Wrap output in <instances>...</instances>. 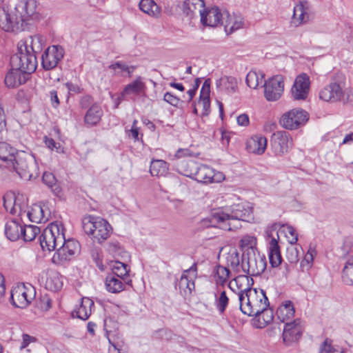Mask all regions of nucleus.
<instances>
[{"label": "nucleus", "instance_id": "32", "mask_svg": "<svg viewBox=\"0 0 353 353\" xmlns=\"http://www.w3.org/2000/svg\"><path fill=\"white\" fill-rule=\"evenodd\" d=\"M21 231L22 225L16 220H10L6 223L5 234L12 241H15L21 237Z\"/></svg>", "mask_w": 353, "mask_h": 353}, {"label": "nucleus", "instance_id": "58", "mask_svg": "<svg viewBox=\"0 0 353 353\" xmlns=\"http://www.w3.org/2000/svg\"><path fill=\"white\" fill-rule=\"evenodd\" d=\"M163 100L175 107L178 105L180 101V99L177 97L168 92L164 94Z\"/></svg>", "mask_w": 353, "mask_h": 353}, {"label": "nucleus", "instance_id": "28", "mask_svg": "<svg viewBox=\"0 0 353 353\" xmlns=\"http://www.w3.org/2000/svg\"><path fill=\"white\" fill-rule=\"evenodd\" d=\"M267 147V139L259 134L254 135L247 141L246 148L252 153L262 154Z\"/></svg>", "mask_w": 353, "mask_h": 353}, {"label": "nucleus", "instance_id": "51", "mask_svg": "<svg viewBox=\"0 0 353 353\" xmlns=\"http://www.w3.org/2000/svg\"><path fill=\"white\" fill-rule=\"evenodd\" d=\"M229 299L225 291H221L219 297L216 298V305L220 313H223L228 306Z\"/></svg>", "mask_w": 353, "mask_h": 353}, {"label": "nucleus", "instance_id": "35", "mask_svg": "<svg viewBox=\"0 0 353 353\" xmlns=\"http://www.w3.org/2000/svg\"><path fill=\"white\" fill-rule=\"evenodd\" d=\"M105 286L107 290L111 293H119L124 290L123 281L110 274L105 278Z\"/></svg>", "mask_w": 353, "mask_h": 353}, {"label": "nucleus", "instance_id": "34", "mask_svg": "<svg viewBox=\"0 0 353 353\" xmlns=\"http://www.w3.org/2000/svg\"><path fill=\"white\" fill-rule=\"evenodd\" d=\"M222 25L224 26L225 31L228 34L242 28L243 21L241 17L227 14V19Z\"/></svg>", "mask_w": 353, "mask_h": 353}, {"label": "nucleus", "instance_id": "24", "mask_svg": "<svg viewBox=\"0 0 353 353\" xmlns=\"http://www.w3.org/2000/svg\"><path fill=\"white\" fill-rule=\"evenodd\" d=\"M222 17L223 14L218 8H204L201 15V22L205 26L216 27L219 24H223Z\"/></svg>", "mask_w": 353, "mask_h": 353}, {"label": "nucleus", "instance_id": "4", "mask_svg": "<svg viewBox=\"0 0 353 353\" xmlns=\"http://www.w3.org/2000/svg\"><path fill=\"white\" fill-rule=\"evenodd\" d=\"M84 232L99 243L106 240L110 234L111 226L107 221L98 217L89 216L83 219Z\"/></svg>", "mask_w": 353, "mask_h": 353}, {"label": "nucleus", "instance_id": "47", "mask_svg": "<svg viewBox=\"0 0 353 353\" xmlns=\"http://www.w3.org/2000/svg\"><path fill=\"white\" fill-rule=\"evenodd\" d=\"M302 250L300 245L296 243H290L286 250V258L291 263H295L299 260V252Z\"/></svg>", "mask_w": 353, "mask_h": 353}, {"label": "nucleus", "instance_id": "27", "mask_svg": "<svg viewBox=\"0 0 353 353\" xmlns=\"http://www.w3.org/2000/svg\"><path fill=\"white\" fill-rule=\"evenodd\" d=\"M27 74L19 69L12 68L5 77V83L8 88H16L26 81Z\"/></svg>", "mask_w": 353, "mask_h": 353}, {"label": "nucleus", "instance_id": "64", "mask_svg": "<svg viewBox=\"0 0 353 353\" xmlns=\"http://www.w3.org/2000/svg\"><path fill=\"white\" fill-rule=\"evenodd\" d=\"M65 86L70 92L79 93L81 91V88L77 84L71 82L66 83Z\"/></svg>", "mask_w": 353, "mask_h": 353}, {"label": "nucleus", "instance_id": "5", "mask_svg": "<svg viewBox=\"0 0 353 353\" xmlns=\"http://www.w3.org/2000/svg\"><path fill=\"white\" fill-rule=\"evenodd\" d=\"M267 265L265 255L261 254L257 249H251L242 254L241 267L243 272L250 276H259Z\"/></svg>", "mask_w": 353, "mask_h": 353}, {"label": "nucleus", "instance_id": "39", "mask_svg": "<svg viewBox=\"0 0 353 353\" xmlns=\"http://www.w3.org/2000/svg\"><path fill=\"white\" fill-rule=\"evenodd\" d=\"M45 286L47 290L50 291H58L62 287V281L60 275L57 272H50L48 274Z\"/></svg>", "mask_w": 353, "mask_h": 353}, {"label": "nucleus", "instance_id": "44", "mask_svg": "<svg viewBox=\"0 0 353 353\" xmlns=\"http://www.w3.org/2000/svg\"><path fill=\"white\" fill-rule=\"evenodd\" d=\"M104 330L109 343H112V336H116L117 333L118 323L111 318H107L104 321Z\"/></svg>", "mask_w": 353, "mask_h": 353}, {"label": "nucleus", "instance_id": "54", "mask_svg": "<svg viewBox=\"0 0 353 353\" xmlns=\"http://www.w3.org/2000/svg\"><path fill=\"white\" fill-rule=\"evenodd\" d=\"M108 251L114 256H119L123 252V248L117 241H112L108 244Z\"/></svg>", "mask_w": 353, "mask_h": 353}, {"label": "nucleus", "instance_id": "59", "mask_svg": "<svg viewBox=\"0 0 353 353\" xmlns=\"http://www.w3.org/2000/svg\"><path fill=\"white\" fill-rule=\"evenodd\" d=\"M52 307V300L46 295L41 297L40 307L43 310H48Z\"/></svg>", "mask_w": 353, "mask_h": 353}, {"label": "nucleus", "instance_id": "9", "mask_svg": "<svg viewBox=\"0 0 353 353\" xmlns=\"http://www.w3.org/2000/svg\"><path fill=\"white\" fill-rule=\"evenodd\" d=\"M59 245L60 247L57 248L52 257L53 262L56 263L61 264L70 261L76 254L80 252L79 243L74 239L66 240L65 235L63 236V241Z\"/></svg>", "mask_w": 353, "mask_h": 353}, {"label": "nucleus", "instance_id": "60", "mask_svg": "<svg viewBox=\"0 0 353 353\" xmlns=\"http://www.w3.org/2000/svg\"><path fill=\"white\" fill-rule=\"evenodd\" d=\"M44 183L48 186L52 188L55 184V178L51 173H44L42 177Z\"/></svg>", "mask_w": 353, "mask_h": 353}, {"label": "nucleus", "instance_id": "49", "mask_svg": "<svg viewBox=\"0 0 353 353\" xmlns=\"http://www.w3.org/2000/svg\"><path fill=\"white\" fill-rule=\"evenodd\" d=\"M319 353H343V351L332 345V341L326 339L319 347Z\"/></svg>", "mask_w": 353, "mask_h": 353}, {"label": "nucleus", "instance_id": "1", "mask_svg": "<svg viewBox=\"0 0 353 353\" xmlns=\"http://www.w3.org/2000/svg\"><path fill=\"white\" fill-rule=\"evenodd\" d=\"M248 276L240 275L229 283V288L235 292L241 311L250 316H255L269 307L268 299L263 290L250 288Z\"/></svg>", "mask_w": 353, "mask_h": 353}, {"label": "nucleus", "instance_id": "57", "mask_svg": "<svg viewBox=\"0 0 353 353\" xmlns=\"http://www.w3.org/2000/svg\"><path fill=\"white\" fill-rule=\"evenodd\" d=\"M137 121L134 120L133 121L132 128L130 130H127L128 137L134 139L135 141L139 140V128L137 126Z\"/></svg>", "mask_w": 353, "mask_h": 353}, {"label": "nucleus", "instance_id": "15", "mask_svg": "<svg viewBox=\"0 0 353 353\" xmlns=\"http://www.w3.org/2000/svg\"><path fill=\"white\" fill-rule=\"evenodd\" d=\"M64 50L62 47L52 46L48 47L41 56V63L45 70L55 68L63 57Z\"/></svg>", "mask_w": 353, "mask_h": 353}, {"label": "nucleus", "instance_id": "62", "mask_svg": "<svg viewBox=\"0 0 353 353\" xmlns=\"http://www.w3.org/2000/svg\"><path fill=\"white\" fill-rule=\"evenodd\" d=\"M109 68L116 71L117 69L120 70L121 72L125 71V70H128V65L121 61H117L109 66Z\"/></svg>", "mask_w": 353, "mask_h": 353}, {"label": "nucleus", "instance_id": "37", "mask_svg": "<svg viewBox=\"0 0 353 353\" xmlns=\"http://www.w3.org/2000/svg\"><path fill=\"white\" fill-rule=\"evenodd\" d=\"M112 275H115L117 277L121 279L124 283L130 285L132 283L131 280L128 279V274L129 270H128L127 265L120 261H114L111 265Z\"/></svg>", "mask_w": 353, "mask_h": 353}, {"label": "nucleus", "instance_id": "61", "mask_svg": "<svg viewBox=\"0 0 353 353\" xmlns=\"http://www.w3.org/2000/svg\"><path fill=\"white\" fill-rule=\"evenodd\" d=\"M22 343L21 345V350L26 348L30 343L34 342L36 339L33 336H31L27 334H23L22 335Z\"/></svg>", "mask_w": 353, "mask_h": 353}, {"label": "nucleus", "instance_id": "42", "mask_svg": "<svg viewBox=\"0 0 353 353\" xmlns=\"http://www.w3.org/2000/svg\"><path fill=\"white\" fill-rule=\"evenodd\" d=\"M168 170V163L163 160H154L151 162L150 172L152 176H163Z\"/></svg>", "mask_w": 353, "mask_h": 353}, {"label": "nucleus", "instance_id": "26", "mask_svg": "<svg viewBox=\"0 0 353 353\" xmlns=\"http://www.w3.org/2000/svg\"><path fill=\"white\" fill-rule=\"evenodd\" d=\"M94 306V301L88 297H83L81 299L79 305L72 312L73 317H77L81 320H87L92 313V308Z\"/></svg>", "mask_w": 353, "mask_h": 353}, {"label": "nucleus", "instance_id": "46", "mask_svg": "<svg viewBox=\"0 0 353 353\" xmlns=\"http://www.w3.org/2000/svg\"><path fill=\"white\" fill-rule=\"evenodd\" d=\"M343 280L347 285H353V256L348 259L343 268Z\"/></svg>", "mask_w": 353, "mask_h": 353}, {"label": "nucleus", "instance_id": "30", "mask_svg": "<svg viewBox=\"0 0 353 353\" xmlns=\"http://www.w3.org/2000/svg\"><path fill=\"white\" fill-rule=\"evenodd\" d=\"M269 261L272 268L279 267L282 262L280 247L277 240L272 237L268 245Z\"/></svg>", "mask_w": 353, "mask_h": 353}, {"label": "nucleus", "instance_id": "6", "mask_svg": "<svg viewBox=\"0 0 353 353\" xmlns=\"http://www.w3.org/2000/svg\"><path fill=\"white\" fill-rule=\"evenodd\" d=\"M63 227L58 222L51 223L39 236V243L43 250L53 251L57 250L59 244L63 241Z\"/></svg>", "mask_w": 353, "mask_h": 353}, {"label": "nucleus", "instance_id": "17", "mask_svg": "<svg viewBox=\"0 0 353 353\" xmlns=\"http://www.w3.org/2000/svg\"><path fill=\"white\" fill-rule=\"evenodd\" d=\"M343 94L342 83L332 81L320 91L319 97L324 101L337 102L342 99Z\"/></svg>", "mask_w": 353, "mask_h": 353}, {"label": "nucleus", "instance_id": "31", "mask_svg": "<svg viewBox=\"0 0 353 353\" xmlns=\"http://www.w3.org/2000/svg\"><path fill=\"white\" fill-rule=\"evenodd\" d=\"M102 115L103 111L101 107L94 104L86 112L84 122L88 127L96 125L101 121Z\"/></svg>", "mask_w": 353, "mask_h": 353}, {"label": "nucleus", "instance_id": "41", "mask_svg": "<svg viewBox=\"0 0 353 353\" xmlns=\"http://www.w3.org/2000/svg\"><path fill=\"white\" fill-rule=\"evenodd\" d=\"M197 165L198 163L194 161H183L179 164L178 170L181 174L193 179Z\"/></svg>", "mask_w": 353, "mask_h": 353}, {"label": "nucleus", "instance_id": "22", "mask_svg": "<svg viewBox=\"0 0 353 353\" xmlns=\"http://www.w3.org/2000/svg\"><path fill=\"white\" fill-rule=\"evenodd\" d=\"M210 80H205L200 90L199 99L195 102L200 108V115L201 117L208 116L210 112Z\"/></svg>", "mask_w": 353, "mask_h": 353}, {"label": "nucleus", "instance_id": "12", "mask_svg": "<svg viewBox=\"0 0 353 353\" xmlns=\"http://www.w3.org/2000/svg\"><path fill=\"white\" fill-rule=\"evenodd\" d=\"M309 119L306 111L301 109H293L284 114L280 121L283 128L294 130L304 125Z\"/></svg>", "mask_w": 353, "mask_h": 353}, {"label": "nucleus", "instance_id": "53", "mask_svg": "<svg viewBox=\"0 0 353 353\" xmlns=\"http://www.w3.org/2000/svg\"><path fill=\"white\" fill-rule=\"evenodd\" d=\"M3 199L5 209L7 211H10V213L13 214L14 209L12 205L15 201L14 195L12 194H7L3 196Z\"/></svg>", "mask_w": 353, "mask_h": 353}, {"label": "nucleus", "instance_id": "29", "mask_svg": "<svg viewBox=\"0 0 353 353\" xmlns=\"http://www.w3.org/2000/svg\"><path fill=\"white\" fill-rule=\"evenodd\" d=\"M205 8L203 0H185L182 6L184 14L190 17L199 14L200 17Z\"/></svg>", "mask_w": 353, "mask_h": 353}, {"label": "nucleus", "instance_id": "52", "mask_svg": "<svg viewBox=\"0 0 353 353\" xmlns=\"http://www.w3.org/2000/svg\"><path fill=\"white\" fill-rule=\"evenodd\" d=\"M256 317H259V321L262 319L263 324H268L273 320V311L271 309L266 307V309L260 312V314L257 315Z\"/></svg>", "mask_w": 353, "mask_h": 353}, {"label": "nucleus", "instance_id": "3", "mask_svg": "<svg viewBox=\"0 0 353 353\" xmlns=\"http://www.w3.org/2000/svg\"><path fill=\"white\" fill-rule=\"evenodd\" d=\"M251 212V208L244 203L212 210L208 217L203 220L207 227L218 228L225 231L236 230L241 227L240 221H245Z\"/></svg>", "mask_w": 353, "mask_h": 353}, {"label": "nucleus", "instance_id": "21", "mask_svg": "<svg viewBox=\"0 0 353 353\" xmlns=\"http://www.w3.org/2000/svg\"><path fill=\"white\" fill-rule=\"evenodd\" d=\"M27 216L32 222L46 223L50 219L51 212L46 204H35L28 211Z\"/></svg>", "mask_w": 353, "mask_h": 353}, {"label": "nucleus", "instance_id": "16", "mask_svg": "<svg viewBox=\"0 0 353 353\" xmlns=\"http://www.w3.org/2000/svg\"><path fill=\"white\" fill-rule=\"evenodd\" d=\"M310 77L305 73L298 75L291 89L292 96L295 100H305L310 91Z\"/></svg>", "mask_w": 353, "mask_h": 353}, {"label": "nucleus", "instance_id": "63", "mask_svg": "<svg viewBox=\"0 0 353 353\" xmlns=\"http://www.w3.org/2000/svg\"><path fill=\"white\" fill-rule=\"evenodd\" d=\"M236 121L239 125L248 126L250 123L249 117L246 114H241L236 117Z\"/></svg>", "mask_w": 353, "mask_h": 353}, {"label": "nucleus", "instance_id": "14", "mask_svg": "<svg viewBox=\"0 0 353 353\" xmlns=\"http://www.w3.org/2000/svg\"><path fill=\"white\" fill-rule=\"evenodd\" d=\"M194 179L202 183H219L224 179L223 174L220 172H215L211 167L198 163Z\"/></svg>", "mask_w": 353, "mask_h": 353}, {"label": "nucleus", "instance_id": "23", "mask_svg": "<svg viewBox=\"0 0 353 353\" xmlns=\"http://www.w3.org/2000/svg\"><path fill=\"white\" fill-rule=\"evenodd\" d=\"M21 50H28L30 53L34 56L41 52L43 46V39L40 35L30 36L25 39L21 40L18 44Z\"/></svg>", "mask_w": 353, "mask_h": 353}, {"label": "nucleus", "instance_id": "19", "mask_svg": "<svg viewBox=\"0 0 353 353\" xmlns=\"http://www.w3.org/2000/svg\"><path fill=\"white\" fill-rule=\"evenodd\" d=\"M303 326L300 319H296L292 322L285 323L283 332V339L286 345H290L293 342L297 341L302 333Z\"/></svg>", "mask_w": 353, "mask_h": 353}, {"label": "nucleus", "instance_id": "11", "mask_svg": "<svg viewBox=\"0 0 353 353\" xmlns=\"http://www.w3.org/2000/svg\"><path fill=\"white\" fill-rule=\"evenodd\" d=\"M264 97L268 101L279 100L284 90V81L281 75H275L263 83Z\"/></svg>", "mask_w": 353, "mask_h": 353}, {"label": "nucleus", "instance_id": "38", "mask_svg": "<svg viewBox=\"0 0 353 353\" xmlns=\"http://www.w3.org/2000/svg\"><path fill=\"white\" fill-rule=\"evenodd\" d=\"M139 8L150 16L157 17L161 12L160 8L153 0H141Z\"/></svg>", "mask_w": 353, "mask_h": 353}, {"label": "nucleus", "instance_id": "43", "mask_svg": "<svg viewBox=\"0 0 353 353\" xmlns=\"http://www.w3.org/2000/svg\"><path fill=\"white\" fill-rule=\"evenodd\" d=\"M225 260L228 266L236 272H240L241 267L240 265L239 254L236 250L232 249L230 250L225 256Z\"/></svg>", "mask_w": 353, "mask_h": 353}, {"label": "nucleus", "instance_id": "8", "mask_svg": "<svg viewBox=\"0 0 353 353\" xmlns=\"http://www.w3.org/2000/svg\"><path fill=\"white\" fill-rule=\"evenodd\" d=\"M10 64L12 68H16L26 74L33 72L37 65V57L30 53L28 50H21L17 45V52L11 57Z\"/></svg>", "mask_w": 353, "mask_h": 353}, {"label": "nucleus", "instance_id": "33", "mask_svg": "<svg viewBox=\"0 0 353 353\" xmlns=\"http://www.w3.org/2000/svg\"><path fill=\"white\" fill-rule=\"evenodd\" d=\"M294 312L295 310L292 303L290 301H286L278 307L276 316L281 322L284 323L291 320L294 316Z\"/></svg>", "mask_w": 353, "mask_h": 353}, {"label": "nucleus", "instance_id": "25", "mask_svg": "<svg viewBox=\"0 0 353 353\" xmlns=\"http://www.w3.org/2000/svg\"><path fill=\"white\" fill-rule=\"evenodd\" d=\"M145 85L141 77H137L134 81L126 85L121 92V97H132L145 92Z\"/></svg>", "mask_w": 353, "mask_h": 353}, {"label": "nucleus", "instance_id": "56", "mask_svg": "<svg viewBox=\"0 0 353 353\" xmlns=\"http://www.w3.org/2000/svg\"><path fill=\"white\" fill-rule=\"evenodd\" d=\"M316 254V249L312 245H310L309 249L305 254L303 262H305L307 265H310L313 262L314 258Z\"/></svg>", "mask_w": 353, "mask_h": 353}, {"label": "nucleus", "instance_id": "2", "mask_svg": "<svg viewBox=\"0 0 353 353\" xmlns=\"http://www.w3.org/2000/svg\"><path fill=\"white\" fill-rule=\"evenodd\" d=\"M38 18L36 0H19L13 8H0V28L6 32H19L28 21Z\"/></svg>", "mask_w": 353, "mask_h": 353}, {"label": "nucleus", "instance_id": "20", "mask_svg": "<svg viewBox=\"0 0 353 353\" xmlns=\"http://www.w3.org/2000/svg\"><path fill=\"white\" fill-rule=\"evenodd\" d=\"M310 8L307 1L301 2L294 7L291 26L298 27L306 23L311 18Z\"/></svg>", "mask_w": 353, "mask_h": 353}, {"label": "nucleus", "instance_id": "10", "mask_svg": "<svg viewBox=\"0 0 353 353\" xmlns=\"http://www.w3.org/2000/svg\"><path fill=\"white\" fill-rule=\"evenodd\" d=\"M34 289L30 284L18 285L11 291V302L14 306L19 308L26 307L34 299Z\"/></svg>", "mask_w": 353, "mask_h": 353}, {"label": "nucleus", "instance_id": "45", "mask_svg": "<svg viewBox=\"0 0 353 353\" xmlns=\"http://www.w3.org/2000/svg\"><path fill=\"white\" fill-rule=\"evenodd\" d=\"M39 232L40 228L37 226L31 225H24L22 226L21 237H22L25 241H32Z\"/></svg>", "mask_w": 353, "mask_h": 353}, {"label": "nucleus", "instance_id": "36", "mask_svg": "<svg viewBox=\"0 0 353 353\" xmlns=\"http://www.w3.org/2000/svg\"><path fill=\"white\" fill-rule=\"evenodd\" d=\"M216 85L220 90H224L228 93H233L236 89L237 81L234 77L225 76L216 81Z\"/></svg>", "mask_w": 353, "mask_h": 353}, {"label": "nucleus", "instance_id": "7", "mask_svg": "<svg viewBox=\"0 0 353 353\" xmlns=\"http://www.w3.org/2000/svg\"><path fill=\"white\" fill-rule=\"evenodd\" d=\"M7 166L12 168L19 176L25 179H30L32 176L30 168L33 167V159L25 152H18L12 154V157L6 161Z\"/></svg>", "mask_w": 353, "mask_h": 353}, {"label": "nucleus", "instance_id": "40", "mask_svg": "<svg viewBox=\"0 0 353 353\" xmlns=\"http://www.w3.org/2000/svg\"><path fill=\"white\" fill-rule=\"evenodd\" d=\"M265 74L263 72L250 71L246 76V83L250 88L255 89L260 83H264Z\"/></svg>", "mask_w": 353, "mask_h": 353}, {"label": "nucleus", "instance_id": "50", "mask_svg": "<svg viewBox=\"0 0 353 353\" xmlns=\"http://www.w3.org/2000/svg\"><path fill=\"white\" fill-rule=\"evenodd\" d=\"M230 273V270L228 268L223 265H218L216 272V283L223 285L229 279Z\"/></svg>", "mask_w": 353, "mask_h": 353}, {"label": "nucleus", "instance_id": "55", "mask_svg": "<svg viewBox=\"0 0 353 353\" xmlns=\"http://www.w3.org/2000/svg\"><path fill=\"white\" fill-rule=\"evenodd\" d=\"M285 231L286 236L289 239L290 243H296L298 241V236L295 229L292 226L287 225Z\"/></svg>", "mask_w": 353, "mask_h": 353}, {"label": "nucleus", "instance_id": "48", "mask_svg": "<svg viewBox=\"0 0 353 353\" xmlns=\"http://www.w3.org/2000/svg\"><path fill=\"white\" fill-rule=\"evenodd\" d=\"M240 246L243 249V252L251 249H256V239L254 236L245 235L240 241Z\"/></svg>", "mask_w": 353, "mask_h": 353}, {"label": "nucleus", "instance_id": "13", "mask_svg": "<svg viewBox=\"0 0 353 353\" xmlns=\"http://www.w3.org/2000/svg\"><path fill=\"white\" fill-rule=\"evenodd\" d=\"M270 144L276 155H283L290 151L292 147V140L288 132L277 131L272 135Z\"/></svg>", "mask_w": 353, "mask_h": 353}, {"label": "nucleus", "instance_id": "18", "mask_svg": "<svg viewBox=\"0 0 353 353\" xmlns=\"http://www.w3.org/2000/svg\"><path fill=\"white\" fill-rule=\"evenodd\" d=\"M197 277V265L194 263L188 270H185L179 280V288L185 294H191L195 288L194 280Z\"/></svg>", "mask_w": 353, "mask_h": 353}]
</instances>
